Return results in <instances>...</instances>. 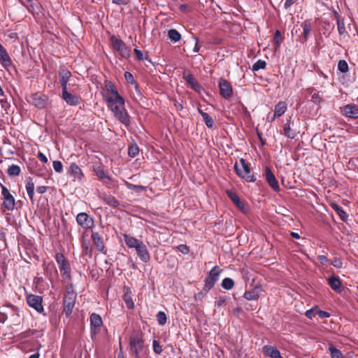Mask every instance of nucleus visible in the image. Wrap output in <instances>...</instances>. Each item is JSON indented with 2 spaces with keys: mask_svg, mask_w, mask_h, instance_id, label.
I'll return each mask as SVG.
<instances>
[{
  "mask_svg": "<svg viewBox=\"0 0 358 358\" xmlns=\"http://www.w3.org/2000/svg\"><path fill=\"white\" fill-rule=\"evenodd\" d=\"M152 345L153 350L156 354L159 355L162 352V347L160 345L159 343L157 341L154 340L152 342Z\"/></svg>",
  "mask_w": 358,
  "mask_h": 358,
  "instance_id": "nucleus-50",
  "label": "nucleus"
},
{
  "mask_svg": "<svg viewBox=\"0 0 358 358\" xmlns=\"http://www.w3.org/2000/svg\"><path fill=\"white\" fill-rule=\"evenodd\" d=\"M182 78L186 80L187 83L191 87L192 89L196 92H199L201 87L197 81L187 70H185L182 73Z\"/></svg>",
  "mask_w": 358,
  "mask_h": 358,
  "instance_id": "nucleus-16",
  "label": "nucleus"
},
{
  "mask_svg": "<svg viewBox=\"0 0 358 358\" xmlns=\"http://www.w3.org/2000/svg\"><path fill=\"white\" fill-rule=\"evenodd\" d=\"M291 117L287 120V122L283 127V134L289 138H294L296 132L290 127Z\"/></svg>",
  "mask_w": 358,
  "mask_h": 358,
  "instance_id": "nucleus-31",
  "label": "nucleus"
},
{
  "mask_svg": "<svg viewBox=\"0 0 358 358\" xmlns=\"http://www.w3.org/2000/svg\"><path fill=\"white\" fill-rule=\"evenodd\" d=\"M220 272H221V270L220 269L219 266H214L210 270L208 277L206 278V279L205 280V285L203 288V291H204L206 293H207L211 288L213 287L215 282L219 279V275H220Z\"/></svg>",
  "mask_w": 358,
  "mask_h": 358,
  "instance_id": "nucleus-4",
  "label": "nucleus"
},
{
  "mask_svg": "<svg viewBox=\"0 0 358 358\" xmlns=\"http://www.w3.org/2000/svg\"><path fill=\"white\" fill-rule=\"evenodd\" d=\"M20 171L21 170L19 166L13 164L8 167L7 173L10 176H17L20 175Z\"/></svg>",
  "mask_w": 358,
  "mask_h": 358,
  "instance_id": "nucleus-41",
  "label": "nucleus"
},
{
  "mask_svg": "<svg viewBox=\"0 0 358 358\" xmlns=\"http://www.w3.org/2000/svg\"><path fill=\"white\" fill-rule=\"evenodd\" d=\"M113 49L116 51H120L121 48L126 45L123 41L112 36L110 38Z\"/></svg>",
  "mask_w": 358,
  "mask_h": 358,
  "instance_id": "nucleus-32",
  "label": "nucleus"
},
{
  "mask_svg": "<svg viewBox=\"0 0 358 358\" xmlns=\"http://www.w3.org/2000/svg\"><path fill=\"white\" fill-rule=\"evenodd\" d=\"M123 237L126 245L129 248H136L142 242L141 241L127 234H124Z\"/></svg>",
  "mask_w": 358,
  "mask_h": 358,
  "instance_id": "nucleus-28",
  "label": "nucleus"
},
{
  "mask_svg": "<svg viewBox=\"0 0 358 358\" xmlns=\"http://www.w3.org/2000/svg\"><path fill=\"white\" fill-rule=\"evenodd\" d=\"M219 87L220 95L224 99H229L232 95V87L229 81L224 78H220L219 81Z\"/></svg>",
  "mask_w": 358,
  "mask_h": 358,
  "instance_id": "nucleus-10",
  "label": "nucleus"
},
{
  "mask_svg": "<svg viewBox=\"0 0 358 358\" xmlns=\"http://www.w3.org/2000/svg\"><path fill=\"white\" fill-rule=\"evenodd\" d=\"M26 190L29 199L31 200V201H33L34 194V183L31 178H29L27 181Z\"/></svg>",
  "mask_w": 358,
  "mask_h": 358,
  "instance_id": "nucleus-36",
  "label": "nucleus"
},
{
  "mask_svg": "<svg viewBox=\"0 0 358 358\" xmlns=\"http://www.w3.org/2000/svg\"><path fill=\"white\" fill-rule=\"evenodd\" d=\"M76 222L83 229H91L94 226V221L87 213H80L76 216Z\"/></svg>",
  "mask_w": 358,
  "mask_h": 358,
  "instance_id": "nucleus-9",
  "label": "nucleus"
},
{
  "mask_svg": "<svg viewBox=\"0 0 358 358\" xmlns=\"http://www.w3.org/2000/svg\"><path fill=\"white\" fill-rule=\"evenodd\" d=\"M27 302L30 307L34 308L38 313H41L43 312V299L41 296L29 294L27 296Z\"/></svg>",
  "mask_w": 358,
  "mask_h": 358,
  "instance_id": "nucleus-7",
  "label": "nucleus"
},
{
  "mask_svg": "<svg viewBox=\"0 0 358 358\" xmlns=\"http://www.w3.org/2000/svg\"><path fill=\"white\" fill-rule=\"evenodd\" d=\"M226 303V300L223 298H220L218 301L215 302V306L220 307Z\"/></svg>",
  "mask_w": 358,
  "mask_h": 358,
  "instance_id": "nucleus-63",
  "label": "nucleus"
},
{
  "mask_svg": "<svg viewBox=\"0 0 358 358\" xmlns=\"http://www.w3.org/2000/svg\"><path fill=\"white\" fill-rule=\"evenodd\" d=\"M328 284L333 290L337 292H341V282L338 278L334 275L330 276L328 278Z\"/></svg>",
  "mask_w": 358,
  "mask_h": 358,
  "instance_id": "nucleus-26",
  "label": "nucleus"
},
{
  "mask_svg": "<svg viewBox=\"0 0 358 358\" xmlns=\"http://www.w3.org/2000/svg\"><path fill=\"white\" fill-rule=\"evenodd\" d=\"M102 200L109 206L113 207H117L119 206L118 201L113 196H109L107 194H103L101 196Z\"/></svg>",
  "mask_w": 358,
  "mask_h": 358,
  "instance_id": "nucleus-35",
  "label": "nucleus"
},
{
  "mask_svg": "<svg viewBox=\"0 0 358 358\" xmlns=\"http://www.w3.org/2000/svg\"><path fill=\"white\" fill-rule=\"evenodd\" d=\"M130 347L136 357L138 356L139 352L143 348V340L141 336L136 335L130 338Z\"/></svg>",
  "mask_w": 358,
  "mask_h": 358,
  "instance_id": "nucleus-8",
  "label": "nucleus"
},
{
  "mask_svg": "<svg viewBox=\"0 0 358 358\" xmlns=\"http://www.w3.org/2000/svg\"><path fill=\"white\" fill-rule=\"evenodd\" d=\"M29 101L38 108H45L48 105V98L46 96L39 93L32 94Z\"/></svg>",
  "mask_w": 358,
  "mask_h": 358,
  "instance_id": "nucleus-11",
  "label": "nucleus"
},
{
  "mask_svg": "<svg viewBox=\"0 0 358 358\" xmlns=\"http://www.w3.org/2000/svg\"><path fill=\"white\" fill-rule=\"evenodd\" d=\"M62 98L68 105L73 106L80 104L81 100L80 96L70 93L68 90L62 91Z\"/></svg>",
  "mask_w": 358,
  "mask_h": 358,
  "instance_id": "nucleus-14",
  "label": "nucleus"
},
{
  "mask_svg": "<svg viewBox=\"0 0 358 358\" xmlns=\"http://www.w3.org/2000/svg\"><path fill=\"white\" fill-rule=\"evenodd\" d=\"M198 111L202 116L206 125L208 128H212L214 125V120L212 118V117L210 116L207 113H205L203 110H201L200 108H198Z\"/></svg>",
  "mask_w": 358,
  "mask_h": 358,
  "instance_id": "nucleus-33",
  "label": "nucleus"
},
{
  "mask_svg": "<svg viewBox=\"0 0 358 358\" xmlns=\"http://www.w3.org/2000/svg\"><path fill=\"white\" fill-rule=\"evenodd\" d=\"M266 62L264 60L259 59L257 61L252 67L253 71H257L260 69H264L266 68Z\"/></svg>",
  "mask_w": 358,
  "mask_h": 358,
  "instance_id": "nucleus-45",
  "label": "nucleus"
},
{
  "mask_svg": "<svg viewBox=\"0 0 358 358\" xmlns=\"http://www.w3.org/2000/svg\"><path fill=\"white\" fill-rule=\"evenodd\" d=\"M329 350L330 352L331 358H343V357L341 352L338 349L334 348L332 345H329Z\"/></svg>",
  "mask_w": 358,
  "mask_h": 358,
  "instance_id": "nucleus-43",
  "label": "nucleus"
},
{
  "mask_svg": "<svg viewBox=\"0 0 358 358\" xmlns=\"http://www.w3.org/2000/svg\"><path fill=\"white\" fill-rule=\"evenodd\" d=\"M263 352L265 355L271 358H282L280 351L275 347L271 345H265L263 348Z\"/></svg>",
  "mask_w": 358,
  "mask_h": 358,
  "instance_id": "nucleus-23",
  "label": "nucleus"
},
{
  "mask_svg": "<svg viewBox=\"0 0 358 358\" xmlns=\"http://www.w3.org/2000/svg\"><path fill=\"white\" fill-rule=\"evenodd\" d=\"M316 310H317V307L315 308H313L310 310H308L306 312V315L307 317L310 318V319H312L313 317H314L315 315H317L316 314Z\"/></svg>",
  "mask_w": 358,
  "mask_h": 358,
  "instance_id": "nucleus-56",
  "label": "nucleus"
},
{
  "mask_svg": "<svg viewBox=\"0 0 358 358\" xmlns=\"http://www.w3.org/2000/svg\"><path fill=\"white\" fill-rule=\"evenodd\" d=\"M139 153V148L136 144L131 145L129 148L128 154L131 157H135Z\"/></svg>",
  "mask_w": 358,
  "mask_h": 358,
  "instance_id": "nucleus-46",
  "label": "nucleus"
},
{
  "mask_svg": "<svg viewBox=\"0 0 358 358\" xmlns=\"http://www.w3.org/2000/svg\"><path fill=\"white\" fill-rule=\"evenodd\" d=\"M168 36L170 40L174 43L178 42L181 39L180 34L175 29L168 31Z\"/></svg>",
  "mask_w": 358,
  "mask_h": 358,
  "instance_id": "nucleus-37",
  "label": "nucleus"
},
{
  "mask_svg": "<svg viewBox=\"0 0 358 358\" xmlns=\"http://www.w3.org/2000/svg\"><path fill=\"white\" fill-rule=\"evenodd\" d=\"M234 169L237 175L245 180L247 182L255 181L256 179L254 175L252 173L250 167L243 159L240 160L239 164H235Z\"/></svg>",
  "mask_w": 358,
  "mask_h": 358,
  "instance_id": "nucleus-1",
  "label": "nucleus"
},
{
  "mask_svg": "<svg viewBox=\"0 0 358 358\" xmlns=\"http://www.w3.org/2000/svg\"><path fill=\"white\" fill-rule=\"evenodd\" d=\"M76 294L75 292L66 293L64 298V311L67 317L71 313L75 306Z\"/></svg>",
  "mask_w": 358,
  "mask_h": 358,
  "instance_id": "nucleus-6",
  "label": "nucleus"
},
{
  "mask_svg": "<svg viewBox=\"0 0 358 358\" xmlns=\"http://www.w3.org/2000/svg\"><path fill=\"white\" fill-rule=\"evenodd\" d=\"M338 69L342 73L348 71V64L345 60H340L338 63Z\"/></svg>",
  "mask_w": 358,
  "mask_h": 358,
  "instance_id": "nucleus-48",
  "label": "nucleus"
},
{
  "mask_svg": "<svg viewBox=\"0 0 358 358\" xmlns=\"http://www.w3.org/2000/svg\"><path fill=\"white\" fill-rule=\"evenodd\" d=\"M0 63L5 68L12 64V60L3 47L0 48Z\"/></svg>",
  "mask_w": 358,
  "mask_h": 358,
  "instance_id": "nucleus-22",
  "label": "nucleus"
},
{
  "mask_svg": "<svg viewBox=\"0 0 358 358\" xmlns=\"http://www.w3.org/2000/svg\"><path fill=\"white\" fill-rule=\"evenodd\" d=\"M341 113L347 117L358 119V106L355 104H347L341 108Z\"/></svg>",
  "mask_w": 358,
  "mask_h": 358,
  "instance_id": "nucleus-12",
  "label": "nucleus"
},
{
  "mask_svg": "<svg viewBox=\"0 0 358 358\" xmlns=\"http://www.w3.org/2000/svg\"><path fill=\"white\" fill-rule=\"evenodd\" d=\"M301 27H303V41H306L308 36L311 31V24L308 21H304L302 23Z\"/></svg>",
  "mask_w": 358,
  "mask_h": 358,
  "instance_id": "nucleus-38",
  "label": "nucleus"
},
{
  "mask_svg": "<svg viewBox=\"0 0 358 358\" xmlns=\"http://www.w3.org/2000/svg\"><path fill=\"white\" fill-rule=\"evenodd\" d=\"M120 94L115 85L109 80L105 82V90L103 93V99L108 96H115Z\"/></svg>",
  "mask_w": 358,
  "mask_h": 358,
  "instance_id": "nucleus-20",
  "label": "nucleus"
},
{
  "mask_svg": "<svg viewBox=\"0 0 358 358\" xmlns=\"http://www.w3.org/2000/svg\"><path fill=\"white\" fill-rule=\"evenodd\" d=\"M123 299L128 308H133L134 307V304L132 301L131 295L128 292L124 294Z\"/></svg>",
  "mask_w": 358,
  "mask_h": 358,
  "instance_id": "nucleus-47",
  "label": "nucleus"
},
{
  "mask_svg": "<svg viewBox=\"0 0 358 358\" xmlns=\"http://www.w3.org/2000/svg\"><path fill=\"white\" fill-rule=\"evenodd\" d=\"M1 187V194L3 196V201L2 207L5 210H13L15 207V200L13 196L10 193L9 190L3 185L0 184Z\"/></svg>",
  "mask_w": 358,
  "mask_h": 358,
  "instance_id": "nucleus-5",
  "label": "nucleus"
},
{
  "mask_svg": "<svg viewBox=\"0 0 358 358\" xmlns=\"http://www.w3.org/2000/svg\"><path fill=\"white\" fill-rule=\"evenodd\" d=\"M156 319L159 326H164L167 322V316L164 311H159L156 315Z\"/></svg>",
  "mask_w": 358,
  "mask_h": 358,
  "instance_id": "nucleus-40",
  "label": "nucleus"
},
{
  "mask_svg": "<svg viewBox=\"0 0 358 358\" xmlns=\"http://www.w3.org/2000/svg\"><path fill=\"white\" fill-rule=\"evenodd\" d=\"M125 102L115 106L109 107L111 111L113 113L115 117L126 127L130 125L131 121L129 115L125 109Z\"/></svg>",
  "mask_w": 358,
  "mask_h": 358,
  "instance_id": "nucleus-2",
  "label": "nucleus"
},
{
  "mask_svg": "<svg viewBox=\"0 0 358 358\" xmlns=\"http://www.w3.org/2000/svg\"><path fill=\"white\" fill-rule=\"evenodd\" d=\"M178 250L183 254H187L189 252V248L186 245L182 244L178 245Z\"/></svg>",
  "mask_w": 358,
  "mask_h": 358,
  "instance_id": "nucleus-57",
  "label": "nucleus"
},
{
  "mask_svg": "<svg viewBox=\"0 0 358 358\" xmlns=\"http://www.w3.org/2000/svg\"><path fill=\"white\" fill-rule=\"evenodd\" d=\"M287 110V103L285 101H280L278 103L274 109L273 117H272V121L274 120L276 117H279L282 116Z\"/></svg>",
  "mask_w": 358,
  "mask_h": 358,
  "instance_id": "nucleus-24",
  "label": "nucleus"
},
{
  "mask_svg": "<svg viewBox=\"0 0 358 358\" xmlns=\"http://www.w3.org/2000/svg\"><path fill=\"white\" fill-rule=\"evenodd\" d=\"M113 3L120 6H124L128 4L129 0H113Z\"/></svg>",
  "mask_w": 358,
  "mask_h": 358,
  "instance_id": "nucleus-61",
  "label": "nucleus"
},
{
  "mask_svg": "<svg viewBox=\"0 0 358 358\" xmlns=\"http://www.w3.org/2000/svg\"><path fill=\"white\" fill-rule=\"evenodd\" d=\"M134 52H135V54H136V57H137L138 59H139V60H143V59H145V58L143 57V52H142L141 50H138V49L135 48V49H134Z\"/></svg>",
  "mask_w": 358,
  "mask_h": 358,
  "instance_id": "nucleus-62",
  "label": "nucleus"
},
{
  "mask_svg": "<svg viewBox=\"0 0 358 358\" xmlns=\"http://www.w3.org/2000/svg\"><path fill=\"white\" fill-rule=\"evenodd\" d=\"M318 260L322 265L327 264L329 261L328 258L325 255H323L318 256Z\"/></svg>",
  "mask_w": 358,
  "mask_h": 358,
  "instance_id": "nucleus-58",
  "label": "nucleus"
},
{
  "mask_svg": "<svg viewBox=\"0 0 358 358\" xmlns=\"http://www.w3.org/2000/svg\"><path fill=\"white\" fill-rule=\"evenodd\" d=\"M298 0H285L284 3V8L288 9L291 6L296 3Z\"/></svg>",
  "mask_w": 358,
  "mask_h": 358,
  "instance_id": "nucleus-59",
  "label": "nucleus"
},
{
  "mask_svg": "<svg viewBox=\"0 0 358 358\" xmlns=\"http://www.w3.org/2000/svg\"><path fill=\"white\" fill-rule=\"evenodd\" d=\"M121 56L124 58H128L130 57V49L127 46H124L120 51H118Z\"/></svg>",
  "mask_w": 358,
  "mask_h": 358,
  "instance_id": "nucleus-52",
  "label": "nucleus"
},
{
  "mask_svg": "<svg viewBox=\"0 0 358 358\" xmlns=\"http://www.w3.org/2000/svg\"><path fill=\"white\" fill-rule=\"evenodd\" d=\"M331 207L336 212L338 215L340 217V218L343 221H345L347 220L348 215H347L346 213L337 203H331Z\"/></svg>",
  "mask_w": 358,
  "mask_h": 358,
  "instance_id": "nucleus-34",
  "label": "nucleus"
},
{
  "mask_svg": "<svg viewBox=\"0 0 358 358\" xmlns=\"http://www.w3.org/2000/svg\"><path fill=\"white\" fill-rule=\"evenodd\" d=\"M280 32L278 30H276L274 34V38H273V43L275 48H278L280 46V44L281 43L280 40Z\"/></svg>",
  "mask_w": 358,
  "mask_h": 358,
  "instance_id": "nucleus-49",
  "label": "nucleus"
},
{
  "mask_svg": "<svg viewBox=\"0 0 358 358\" xmlns=\"http://www.w3.org/2000/svg\"><path fill=\"white\" fill-rule=\"evenodd\" d=\"M316 314H317V315H318V317L320 318H327V317H330V314L328 312L321 310L318 309L317 308L316 310Z\"/></svg>",
  "mask_w": 358,
  "mask_h": 358,
  "instance_id": "nucleus-53",
  "label": "nucleus"
},
{
  "mask_svg": "<svg viewBox=\"0 0 358 358\" xmlns=\"http://www.w3.org/2000/svg\"><path fill=\"white\" fill-rule=\"evenodd\" d=\"M234 286V280L230 278H225L222 280V287L227 289L230 290Z\"/></svg>",
  "mask_w": 358,
  "mask_h": 358,
  "instance_id": "nucleus-42",
  "label": "nucleus"
},
{
  "mask_svg": "<svg viewBox=\"0 0 358 358\" xmlns=\"http://www.w3.org/2000/svg\"><path fill=\"white\" fill-rule=\"evenodd\" d=\"M91 237H92L93 243L95 245V247L96 248V249L99 252H101L103 254H106V250H105L104 243H103V238L101 237V236L98 232L92 231Z\"/></svg>",
  "mask_w": 358,
  "mask_h": 358,
  "instance_id": "nucleus-18",
  "label": "nucleus"
},
{
  "mask_svg": "<svg viewBox=\"0 0 358 358\" xmlns=\"http://www.w3.org/2000/svg\"><path fill=\"white\" fill-rule=\"evenodd\" d=\"M38 159L43 163L48 162V158L42 152H39L37 155Z\"/></svg>",
  "mask_w": 358,
  "mask_h": 358,
  "instance_id": "nucleus-60",
  "label": "nucleus"
},
{
  "mask_svg": "<svg viewBox=\"0 0 358 358\" xmlns=\"http://www.w3.org/2000/svg\"><path fill=\"white\" fill-rule=\"evenodd\" d=\"M59 81L62 87V91L68 90L67 84L69 78L71 77V71L65 66H60L59 71Z\"/></svg>",
  "mask_w": 358,
  "mask_h": 358,
  "instance_id": "nucleus-13",
  "label": "nucleus"
},
{
  "mask_svg": "<svg viewBox=\"0 0 358 358\" xmlns=\"http://www.w3.org/2000/svg\"><path fill=\"white\" fill-rule=\"evenodd\" d=\"M46 187L45 186H39L37 187L36 191L39 194H43L46 191Z\"/></svg>",
  "mask_w": 358,
  "mask_h": 358,
  "instance_id": "nucleus-64",
  "label": "nucleus"
},
{
  "mask_svg": "<svg viewBox=\"0 0 358 358\" xmlns=\"http://www.w3.org/2000/svg\"><path fill=\"white\" fill-rule=\"evenodd\" d=\"M227 194L228 197L233 201V203L244 213H247V208L243 202H242L239 196L231 191H227Z\"/></svg>",
  "mask_w": 358,
  "mask_h": 358,
  "instance_id": "nucleus-21",
  "label": "nucleus"
},
{
  "mask_svg": "<svg viewBox=\"0 0 358 358\" xmlns=\"http://www.w3.org/2000/svg\"><path fill=\"white\" fill-rule=\"evenodd\" d=\"M52 166H53V169L54 170L57 172V173H62V171H63V165L62 164V162L60 161H54L52 162Z\"/></svg>",
  "mask_w": 358,
  "mask_h": 358,
  "instance_id": "nucleus-51",
  "label": "nucleus"
},
{
  "mask_svg": "<svg viewBox=\"0 0 358 358\" xmlns=\"http://www.w3.org/2000/svg\"><path fill=\"white\" fill-rule=\"evenodd\" d=\"M94 171L98 178L100 180H103L105 184L108 185V181L111 180V178L107 175L102 166H97L94 167Z\"/></svg>",
  "mask_w": 358,
  "mask_h": 358,
  "instance_id": "nucleus-25",
  "label": "nucleus"
},
{
  "mask_svg": "<svg viewBox=\"0 0 358 358\" xmlns=\"http://www.w3.org/2000/svg\"><path fill=\"white\" fill-rule=\"evenodd\" d=\"M331 264L336 267V268H341L343 266V262L342 260L340 259V258H337V257H335L332 262H331Z\"/></svg>",
  "mask_w": 358,
  "mask_h": 358,
  "instance_id": "nucleus-55",
  "label": "nucleus"
},
{
  "mask_svg": "<svg viewBox=\"0 0 358 358\" xmlns=\"http://www.w3.org/2000/svg\"><path fill=\"white\" fill-rule=\"evenodd\" d=\"M124 77H125L126 80L128 83H129L131 84L136 83L135 79H134L133 75L130 72L126 71L124 73Z\"/></svg>",
  "mask_w": 358,
  "mask_h": 358,
  "instance_id": "nucleus-54",
  "label": "nucleus"
},
{
  "mask_svg": "<svg viewBox=\"0 0 358 358\" xmlns=\"http://www.w3.org/2000/svg\"><path fill=\"white\" fill-rule=\"evenodd\" d=\"M261 288L255 287L250 291H247L244 294V298L248 301L257 300L260 296Z\"/></svg>",
  "mask_w": 358,
  "mask_h": 358,
  "instance_id": "nucleus-27",
  "label": "nucleus"
},
{
  "mask_svg": "<svg viewBox=\"0 0 358 358\" xmlns=\"http://www.w3.org/2000/svg\"><path fill=\"white\" fill-rule=\"evenodd\" d=\"M125 185L129 189L134 190L137 193H140L145 189V187L141 185H134L128 182H125Z\"/></svg>",
  "mask_w": 358,
  "mask_h": 358,
  "instance_id": "nucleus-44",
  "label": "nucleus"
},
{
  "mask_svg": "<svg viewBox=\"0 0 358 358\" xmlns=\"http://www.w3.org/2000/svg\"><path fill=\"white\" fill-rule=\"evenodd\" d=\"M101 316L96 313H92L90 315V324L92 333L96 334L102 324Z\"/></svg>",
  "mask_w": 358,
  "mask_h": 358,
  "instance_id": "nucleus-19",
  "label": "nucleus"
},
{
  "mask_svg": "<svg viewBox=\"0 0 358 358\" xmlns=\"http://www.w3.org/2000/svg\"><path fill=\"white\" fill-rule=\"evenodd\" d=\"M56 262L62 272L64 280H69L71 278V268L68 261L63 254L57 252L55 255Z\"/></svg>",
  "mask_w": 358,
  "mask_h": 358,
  "instance_id": "nucleus-3",
  "label": "nucleus"
},
{
  "mask_svg": "<svg viewBox=\"0 0 358 358\" xmlns=\"http://www.w3.org/2000/svg\"><path fill=\"white\" fill-rule=\"evenodd\" d=\"M69 173L76 179H81L83 173L80 168L75 163H71L69 170Z\"/></svg>",
  "mask_w": 358,
  "mask_h": 358,
  "instance_id": "nucleus-30",
  "label": "nucleus"
},
{
  "mask_svg": "<svg viewBox=\"0 0 358 358\" xmlns=\"http://www.w3.org/2000/svg\"><path fill=\"white\" fill-rule=\"evenodd\" d=\"M265 178H266V182L268 183L270 187L274 191L278 192L280 190L278 182L275 178L274 174L272 173V171L268 167L266 168Z\"/></svg>",
  "mask_w": 358,
  "mask_h": 358,
  "instance_id": "nucleus-17",
  "label": "nucleus"
},
{
  "mask_svg": "<svg viewBox=\"0 0 358 358\" xmlns=\"http://www.w3.org/2000/svg\"><path fill=\"white\" fill-rule=\"evenodd\" d=\"M135 249L138 257L142 262L147 263L150 260V255L147 247L143 242H141V243H140Z\"/></svg>",
  "mask_w": 358,
  "mask_h": 358,
  "instance_id": "nucleus-15",
  "label": "nucleus"
},
{
  "mask_svg": "<svg viewBox=\"0 0 358 358\" xmlns=\"http://www.w3.org/2000/svg\"><path fill=\"white\" fill-rule=\"evenodd\" d=\"M336 21H337L338 31L340 35H342L344 33H345V27L344 21H343V20H342L341 18L340 15L338 13L336 14Z\"/></svg>",
  "mask_w": 358,
  "mask_h": 358,
  "instance_id": "nucleus-39",
  "label": "nucleus"
},
{
  "mask_svg": "<svg viewBox=\"0 0 358 358\" xmlns=\"http://www.w3.org/2000/svg\"><path fill=\"white\" fill-rule=\"evenodd\" d=\"M104 100L107 102L108 108L125 102L124 98L120 94L115 96H108Z\"/></svg>",
  "mask_w": 358,
  "mask_h": 358,
  "instance_id": "nucleus-29",
  "label": "nucleus"
}]
</instances>
